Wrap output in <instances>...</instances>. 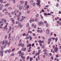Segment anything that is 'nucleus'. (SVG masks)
<instances>
[{"label":"nucleus","instance_id":"f257e3e1","mask_svg":"<svg viewBox=\"0 0 61 61\" xmlns=\"http://www.w3.org/2000/svg\"><path fill=\"white\" fill-rule=\"evenodd\" d=\"M8 42V41H6L5 40H4L3 41H2L3 45H4V43H5V46H6L7 45Z\"/></svg>","mask_w":61,"mask_h":61},{"label":"nucleus","instance_id":"f03ea898","mask_svg":"<svg viewBox=\"0 0 61 61\" xmlns=\"http://www.w3.org/2000/svg\"><path fill=\"white\" fill-rule=\"evenodd\" d=\"M40 2H41L40 0H37V3H36V4H37V5H39V6H40V5H41V4H40Z\"/></svg>","mask_w":61,"mask_h":61},{"label":"nucleus","instance_id":"7ed1b4c3","mask_svg":"<svg viewBox=\"0 0 61 61\" xmlns=\"http://www.w3.org/2000/svg\"><path fill=\"white\" fill-rule=\"evenodd\" d=\"M54 51L55 52H57V51H58V48L57 47H56L55 49H54Z\"/></svg>","mask_w":61,"mask_h":61},{"label":"nucleus","instance_id":"20e7f679","mask_svg":"<svg viewBox=\"0 0 61 61\" xmlns=\"http://www.w3.org/2000/svg\"><path fill=\"white\" fill-rule=\"evenodd\" d=\"M3 52H4V50H1V51H0V55L1 56H3Z\"/></svg>","mask_w":61,"mask_h":61},{"label":"nucleus","instance_id":"39448f33","mask_svg":"<svg viewBox=\"0 0 61 61\" xmlns=\"http://www.w3.org/2000/svg\"><path fill=\"white\" fill-rule=\"evenodd\" d=\"M20 54H19V56H23V54H24V53H23V52H21V51L20 52Z\"/></svg>","mask_w":61,"mask_h":61},{"label":"nucleus","instance_id":"423d86ee","mask_svg":"<svg viewBox=\"0 0 61 61\" xmlns=\"http://www.w3.org/2000/svg\"><path fill=\"white\" fill-rule=\"evenodd\" d=\"M39 25H43V23L42 22H40L38 23Z\"/></svg>","mask_w":61,"mask_h":61},{"label":"nucleus","instance_id":"0eeeda50","mask_svg":"<svg viewBox=\"0 0 61 61\" xmlns=\"http://www.w3.org/2000/svg\"><path fill=\"white\" fill-rule=\"evenodd\" d=\"M19 26H20V28H22V25H21V23H20L19 24Z\"/></svg>","mask_w":61,"mask_h":61},{"label":"nucleus","instance_id":"6e6552de","mask_svg":"<svg viewBox=\"0 0 61 61\" xmlns=\"http://www.w3.org/2000/svg\"><path fill=\"white\" fill-rule=\"evenodd\" d=\"M46 32L47 34H49V30L48 29H47L46 30Z\"/></svg>","mask_w":61,"mask_h":61},{"label":"nucleus","instance_id":"1a4fd4ad","mask_svg":"<svg viewBox=\"0 0 61 61\" xmlns=\"http://www.w3.org/2000/svg\"><path fill=\"white\" fill-rule=\"evenodd\" d=\"M26 50V48H25V47H23L21 49V50L22 51H25Z\"/></svg>","mask_w":61,"mask_h":61},{"label":"nucleus","instance_id":"9d476101","mask_svg":"<svg viewBox=\"0 0 61 61\" xmlns=\"http://www.w3.org/2000/svg\"><path fill=\"white\" fill-rule=\"evenodd\" d=\"M21 58H22V59L23 60H24L25 58V57L24 56H21Z\"/></svg>","mask_w":61,"mask_h":61},{"label":"nucleus","instance_id":"9b49d317","mask_svg":"<svg viewBox=\"0 0 61 61\" xmlns=\"http://www.w3.org/2000/svg\"><path fill=\"white\" fill-rule=\"evenodd\" d=\"M32 19H33L32 18H30V23H32Z\"/></svg>","mask_w":61,"mask_h":61},{"label":"nucleus","instance_id":"f8f14e48","mask_svg":"<svg viewBox=\"0 0 61 61\" xmlns=\"http://www.w3.org/2000/svg\"><path fill=\"white\" fill-rule=\"evenodd\" d=\"M29 38H30V40H31V39H32V37H31V36H29Z\"/></svg>","mask_w":61,"mask_h":61},{"label":"nucleus","instance_id":"ddd939ff","mask_svg":"<svg viewBox=\"0 0 61 61\" xmlns=\"http://www.w3.org/2000/svg\"><path fill=\"white\" fill-rule=\"evenodd\" d=\"M19 36H17L16 38V40H18L19 39Z\"/></svg>","mask_w":61,"mask_h":61},{"label":"nucleus","instance_id":"4468645a","mask_svg":"<svg viewBox=\"0 0 61 61\" xmlns=\"http://www.w3.org/2000/svg\"><path fill=\"white\" fill-rule=\"evenodd\" d=\"M11 33H10L9 35V36L8 37V38H10V36L11 35Z\"/></svg>","mask_w":61,"mask_h":61},{"label":"nucleus","instance_id":"2eb2a0df","mask_svg":"<svg viewBox=\"0 0 61 61\" xmlns=\"http://www.w3.org/2000/svg\"><path fill=\"white\" fill-rule=\"evenodd\" d=\"M31 47H30V48H29V49L28 50V52H30V51H31V49H31Z\"/></svg>","mask_w":61,"mask_h":61},{"label":"nucleus","instance_id":"dca6fc26","mask_svg":"<svg viewBox=\"0 0 61 61\" xmlns=\"http://www.w3.org/2000/svg\"><path fill=\"white\" fill-rule=\"evenodd\" d=\"M29 23H27L26 25V27H28V26H29Z\"/></svg>","mask_w":61,"mask_h":61},{"label":"nucleus","instance_id":"f3484780","mask_svg":"<svg viewBox=\"0 0 61 61\" xmlns=\"http://www.w3.org/2000/svg\"><path fill=\"white\" fill-rule=\"evenodd\" d=\"M23 9L24 10H25L26 9V7L25 6H24L23 7Z\"/></svg>","mask_w":61,"mask_h":61},{"label":"nucleus","instance_id":"a211bd4d","mask_svg":"<svg viewBox=\"0 0 61 61\" xmlns=\"http://www.w3.org/2000/svg\"><path fill=\"white\" fill-rule=\"evenodd\" d=\"M3 24H3H4V23H3V21H0V25H1V24Z\"/></svg>","mask_w":61,"mask_h":61},{"label":"nucleus","instance_id":"6ab92c4d","mask_svg":"<svg viewBox=\"0 0 61 61\" xmlns=\"http://www.w3.org/2000/svg\"><path fill=\"white\" fill-rule=\"evenodd\" d=\"M22 44V43H19L18 45V46H21Z\"/></svg>","mask_w":61,"mask_h":61},{"label":"nucleus","instance_id":"aec40b11","mask_svg":"<svg viewBox=\"0 0 61 61\" xmlns=\"http://www.w3.org/2000/svg\"><path fill=\"white\" fill-rule=\"evenodd\" d=\"M7 25H5V26L4 27V29H6V27H7Z\"/></svg>","mask_w":61,"mask_h":61},{"label":"nucleus","instance_id":"412c9836","mask_svg":"<svg viewBox=\"0 0 61 61\" xmlns=\"http://www.w3.org/2000/svg\"><path fill=\"white\" fill-rule=\"evenodd\" d=\"M12 23H13V24H15V20H13L12 21Z\"/></svg>","mask_w":61,"mask_h":61},{"label":"nucleus","instance_id":"4be33fe9","mask_svg":"<svg viewBox=\"0 0 61 61\" xmlns=\"http://www.w3.org/2000/svg\"><path fill=\"white\" fill-rule=\"evenodd\" d=\"M21 46V47H24V46H25V44H22V43Z\"/></svg>","mask_w":61,"mask_h":61},{"label":"nucleus","instance_id":"5701e85b","mask_svg":"<svg viewBox=\"0 0 61 61\" xmlns=\"http://www.w3.org/2000/svg\"><path fill=\"white\" fill-rule=\"evenodd\" d=\"M1 50H3V49H4V46H2L1 47Z\"/></svg>","mask_w":61,"mask_h":61},{"label":"nucleus","instance_id":"b1692460","mask_svg":"<svg viewBox=\"0 0 61 61\" xmlns=\"http://www.w3.org/2000/svg\"><path fill=\"white\" fill-rule=\"evenodd\" d=\"M40 16H41V19H43V17L42 16V14H41L40 15Z\"/></svg>","mask_w":61,"mask_h":61},{"label":"nucleus","instance_id":"393cba45","mask_svg":"<svg viewBox=\"0 0 61 61\" xmlns=\"http://www.w3.org/2000/svg\"><path fill=\"white\" fill-rule=\"evenodd\" d=\"M22 8H23V6H21L20 7L19 9H20V10H21V9H22Z\"/></svg>","mask_w":61,"mask_h":61},{"label":"nucleus","instance_id":"a878e982","mask_svg":"<svg viewBox=\"0 0 61 61\" xmlns=\"http://www.w3.org/2000/svg\"><path fill=\"white\" fill-rule=\"evenodd\" d=\"M8 46L10 45V41H9V42L8 43Z\"/></svg>","mask_w":61,"mask_h":61},{"label":"nucleus","instance_id":"bb28decb","mask_svg":"<svg viewBox=\"0 0 61 61\" xmlns=\"http://www.w3.org/2000/svg\"><path fill=\"white\" fill-rule=\"evenodd\" d=\"M22 20H24V18H25V17H24L23 16H22Z\"/></svg>","mask_w":61,"mask_h":61},{"label":"nucleus","instance_id":"cd10ccee","mask_svg":"<svg viewBox=\"0 0 61 61\" xmlns=\"http://www.w3.org/2000/svg\"><path fill=\"white\" fill-rule=\"evenodd\" d=\"M52 40V39H51V38H49L48 40V41H51Z\"/></svg>","mask_w":61,"mask_h":61},{"label":"nucleus","instance_id":"c85d7f7f","mask_svg":"<svg viewBox=\"0 0 61 61\" xmlns=\"http://www.w3.org/2000/svg\"><path fill=\"white\" fill-rule=\"evenodd\" d=\"M9 5L8 4H5V6H9Z\"/></svg>","mask_w":61,"mask_h":61},{"label":"nucleus","instance_id":"c756f323","mask_svg":"<svg viewBox=\"0 0 61 61\" xmlns=\"http://www.w3.org/2000/svg\"><path fill=\"white\" fill-rule=\"evenodd\" d=\"M33 60V58H32L31 57H30V61H32V60Z\"/></svg>","mask_w":61,"mask_h":61},{"label":"nucleus","instance_id":"7c9ffc66","mask_svg":"<svg viewBox=\"0 0 61 61\" xmlns=\"http://www.w3.org/2000/svg\"><path fill=\"white\" fill-rule=\"evenodd\" d=\"M27 5V1H26L25 2V6H26Z\"/></svg>","mask_w":61,"mask_h":61},{"label":"nucleus","instance_id":"2f4dec72","mask_svg":"<svg viewBox=\"0 0 61 61\" xmlns=\"http://www.w3.org/2000/svg\"><path fill=\"white\" fill-rule=\"evenodd\" d=\"M15 55V54L14 53H12L11 54V56H14Z\"/></svg>","mask_w":61,"mask_h":61},{"label":"nucleus","instance_id":"473e14b6","mask_svg":"<svg viewBox=\"0 0 61 61\" xmlns=\"http://www.w3.org/2000/svg\"><path fill=\"white\" fill-rule=\"evenodd\" d=\"M8 9L10 10H11V9H12V8H11V7H9L8 8Z\"/></svg>","mask_w":61,"mask_h":61},{"label":"nucleus","instance_id":"72a5a7b5","mask_svg":"<svg viewBox=\"0 0 61 61\" xmlns=\"http://www.w3.org/2000/svg\"><path fill=\"white\" fill-rule=\"evenodd\" d=\"M14 37H12V41H14Z\"/></svg>","mask_w":61,"mask_h":61},{"label":"nucleus","instance_id":"f704fd0d","mask_svg":"<svg viewBox=\"0 0 61 61\" xmlns=\"http://www.w3.org/2000/svg\"><path fill=\"white\" fill-rule=\"evenodd\" d=\"M19 15H22V13L21 12H20L19 13Z\"/></svg>","mask_w":61,"mask_h":61},{"label":"nucleus","instance_id":"c9c22d12","mask_svg":"<svg viewBox=\"0 0 61 61\" xmlns=\"http://www.w3.org/2000/svg\"><path fill=\"white\" fill-rule=\"evenodd\" d=\"M29 56H28L26 58L27 60H28L29 58Z\"/></svg>","mask_w":61,"mask_h":61},{"label":"nucleus","instance_id":"e433bc0d","mask_svg":"<svg viewBox=\"0 0 61 61\" xmlns=\"http://www.w3.org/2000/svg\"><path fill=\"white\" fill-rule=\"evenodd\" d=\"M1 20L2 22H4V21L5 20V19L4 18H2L1 19Z\"/></svg>","mask_w":61,"mask_h":61},{"label":"nucleus","instance_id":"4c0bfd02","mask_svg":"<svg viewBox=\"0 0 61 61\" xmlns=\"http://www.w3.org/2000/svg\"><path fill=\"white\" fill-rule=\"evenodd\" d=\"M58 40V39L57 38H56L55 39V41H56V42H57V41Z\"/></svg>","mask_w":61,"mask_h":61},{"label":"nucleus","instance_id":"58836bf2","mask_svg":"<svg viewBox=\"0 0 61 61\" xmlns=\"http://www.w3.org/2000/svg\"><path fill=\"white\" fill-rule=\"evenodd\" d=\"M31 5L33 4V0H32L31 1Z\"/></svg>","mask_w":61,"mask_h":61},{"label":"nucleus","instance_id":"ea45409f","mask_svg":"<svg viewBox=\"0 0 61 61\" xmlns=\"http://www.w3.org/2000/svg\"><path fill=\"white\" fill-rule=\"evenodd\" d=\"M20 4H19L17 5V7H20Z\"/></svg>","mask_w":61,"mask_h":61},{"label":"nucleus","instance_id":"a19ab883","mask_svg":"<svg viewBox=\"0 0 61 61\" xmlns=\"http://www.w3.org/2000/svg\"><path fill=\"white\" fill-rule=\"evenodd\" d=\"M32 31H30V30H29L28 31V33H31Z\"/></svg>","mask_w":61,"mask_h":61},{"label":"nucleus","instance_id":"79ce46f5","mask_svg":"<svg viewBox=\"0 0 61 61\" xmlns=\"http://www.w3.org/2000/svg\"><path fill=\"white\" fill-rule=\"evenodd\" d=\"M28 36V33H27V34H25V36Z\"/></svg>","mask_w":61,"mask_h":61},{"label":"nucleus","instance_id":"37998d69","mask_svg":"<svg viewBox=\"0 0 61 61\" xmlns=\"http://www.w3.org/2000/svg\"><path fill=\"white\" fill-rule=\"evenodd\" d=\"M0 2L1 3H3V0H0Z\"/></svg>","mask_w":61,"mask_h":61},{"label":"nucleus","instance_id":"c03bdc74","mask_svg":"<svg viewBox=\"0 0 61 61\" xmlns=\"http://www.w3.org/2000/svg\"><path fill=\"white\" fill-rule=\"evenodd\" d=\"M10 20H11V21H13V20H14V19H13V18H11L10 19Z\"/></svg>","mask_w":61,"mask_h":61},{"label":"nucleus","instance_id":"a18cd8bd","mask_svg":"<svg viewBox=\"0 0 61 61\" xmlns=\"http://www.w3.org/2000/svg\"><path fill=\"white\" fill-rule=\"evenodd\" d=\"M15 49L14 48L12 49L11 51H15Z\"/></svg>","mask_w":61,"mask_h":61},{"label":"nucleus","instance_id":"49530a36","mask_svg":"<svg viewBox=\"0 0 61 61\" xmlns=\"http://www.w3.org/2000/svg\"><path fill=\"white\" fill-rule=\"evenodd\" d=\"M56 6L57 7H58V6H59V5H58V4H56Z\"/></svg>","mask_w":61,"mask_h":61},{"label":"nucleus","instance_id":"de8ad7c7","mask_svg":"<svg viewBox=\"0 0 61 61\" xmlns=\"http://www.w3.org/2000/svg\"><path fill=\"white\" fill-rule=\"evenodd\" d=\"M29 5H27L26 6V7H27V8H29Z\"/></svg>","mask_w":61,"mask_h":61},{"label":"nucleus","instance_id":"09e8293b","mask_svg":"<svg viewBox=\"0 0 61 61\" xmlns=\"http://www.w3.org/2000/svg\"><path fill=\"white\" fill-rule=\"evenodd\" d=\"M44 15H47V14L46 13H44Z\"/></svg>","mask_w":61,"mask_h":61},{"label":"nucleus","instance_id":"8fccbe9b","mask_svg":"<svg viewBox=\"0 0 61 61\" xmlns=\"http://www.w3.org/2000/svg\"><path fill=\"white\" fill-rule=\"evenodd\" d=\"M23 36H25V33H24L23 34Z\"/></svg>","mask_w":61,"mask_h":61},{"label":"nucleus","instance_id":"3c124183","mask_svg":"<svg viewBox=\"0 0 61 61\" xmlns=\"http://www.w3.org/2000/svg\"><path fill=\"white\" fill-rule=\"evenodd\" d=\"M39 43H43V42H42V41H41L40 40L39 41Z\"/></svg>","mask_w":61,"mask_h":61},{"label":"nucleus","instance_id":"603ef678","mask_svg":"<svg viewBox=\"0 0 61 61\" xmlns=\"http://www.w3.org/2000/svg\"><path fill=\"white\" fill-rule=\"evenodd\" d=\"M4 22L5 23H6V20H5L4 21Z\"/></svg>","mask_w":61,"mask_h":61},{"label":"nucleus","instance_id":"864d4df0","mask_svg":"<svg viewBox=\"0 0 61 61\" xmlns=\"http://www.w3.org/2000/svg\"><path fill=\"white\" fill-rule=\"evenodd\" d=\"M29 38V37H27H27H26V39L28 40V39Z\"/></svg>","mask_w":61,"mask_h":61},{"label":"nucleus","instance_id":"5fc2aeb1","mask_svg":"<svg viewBox=\"0 0 61 61\" xmlns=\"http://www.w3.org/2000/svg\"><path fill=\"white\" fill-rule=\"evenodd\" d=\"M3 25V23L2 24H1L0 26V28H2V26H1V25Z\"/></svg>","mask_w":61,"mask_h":61},{"label":"nucleus","instance_id":"6e6d98bb","mask_svg":"<svg viewBox=\"0 0 61 61\" xmlns=\"http://www.w3.org/2000/svg\"><path fill=\"white\" fill-rule=\"evenodd\" d=\"M20 15H17V17H20Z\"/></svg>","mask_w":61,"mask_h":61},{"label":"nucleus","instance_id":"4d7b16f0","mask_svg":"<svg viewBox=\"0 0 61 61\" xmlns=\"http://www.w3.org/2000/svg\"><path fill=\"white\" fill-rule=\"evenodd\" d=\"M37 18H36V19H35V20L36 22L37 21Z\"/></svg>","mask_w":61,"mask_h":61},{"label":"nucleus","instance_id":"13d9d810","mask_svg":"<svg viewBox=\"0 0 61 61\" xmlns=\"http://www.w3.org/2000/svg\"><path fill=\"white\" fill-rule=\"evenodd\" d=\"M49 55L50 56H52V53H50L49 54Z\"/></svg>","mask_w":61,"mask_h":61},{"label":"nucleus","instance_id":"bf43d9fd","mask_svg":"<svg viewBox=\"0 0 61 61\" xmlns=\"http://www.w3.org/2000/svg\"><path fill=\"white\" fill-rule=\"evenodd\" d=\"M46 49H45L43 51L45 52H46Z\"/></svg>","mask_w":61,"mask_h":61},{"label":"nucleus","instance_id":"052dcab7","mask_svg":"<svg viewBox=\"0 0 61 61\" xmlns=\"http://www.w3.org/2000/svg\"><path fill=\"white\" fill-rule=\"evenodd\" d=\"M8 52L9 53H10V52H11V50L10 49L9 50Z\"/></svg>","mask_w":61,"mask_h":61},{"label":"nucleus","instance_id":"680f3d73","mask_svg":"<svg viewBox=\"0 0 61 61\" xmlns=\"http://www.w3.org/2000/svg\"><path fill=\"white\" fill-rule=\"evenodd\" d=\"M35 54V51H34V52H33V55H34Z\"/></svg>","mask_w":61,"mask_h":61},{"label":"nucleus","instance_id":"e2e57ef3","mask_svg":"<svg viewBox=\"0 0 61 61\" xmlns=\"http://www.w3.org/2000/svg\"><path fill=\"white\" fill-rule=\"evenodd\" d=\"M35 5H36V4L35 3H34L33 4V6H35Z\"/></svg>","mask_w":61,"mask_h":61},{"label":"nucleus","instance_id":"0e129e2a","mask_svg":"<svg viewBox=\"0 0 61 61\" xmlns=\"http://www.w3.org/2000/svg\"><path fill=\"white\" fill-rule=\"evenodd\" d=\"M58 56H58V55H57L56 56V57H58Z\"/></svg>","mask_w":61,"mask_h":61},{"label":"nucleus","instance_id":"69168bd1","mask_svg":"<svg viewBox=\"0 0 61 61\" xmlns=\"http://www.w3.org/2000/svg\"><path fill=\"white\" fill-rule=\"evenodd\" d=\"M3 9V8L2 7H0V10H2Z\"/></svg>","mask_w":61,"mask_h":61},{"label":"nucleus","instance_id":"338daca9","mask_svg":"<svg viewBox=\"0 0 61 61\" xmlns=\"http://www.w3.org/2000/svg\"><path fill=\"white\" fill-rule=\"evenodd\" d=\"M44 47H45V46H44L43 45L42 47V48H43L44 49Z\"/></svg>","mask_w":61,"mask_h":61},{"label":"nucleus","instance_id":"774afa93","mask_svg":"<svg viewBox=\"0 0 61 61\" xmlns=\"http://www.w3.org/2000/svg\"><path fill=\"white\" fill-rule=\"evenodd\" d=\"M8 14V12H5V15H7V14Z\"/></svg>","mask_w":61,"mask_h":61}]
</instances>
